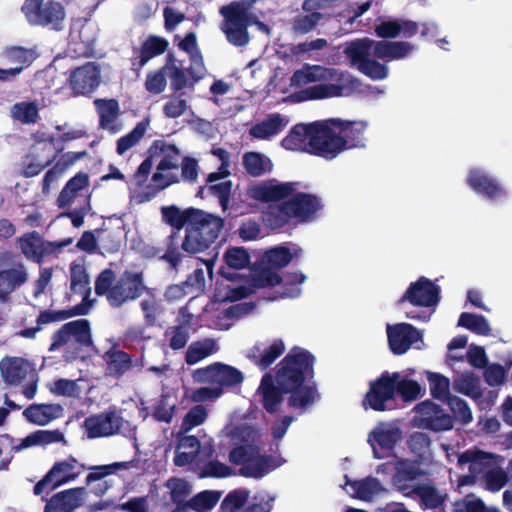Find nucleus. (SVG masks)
<instances>
[{
	"label": "nucleus",
	"mask_w": 512,
	"mask_h": 512,
	"mask_svg": "<svg viewBox=\"0 0 512 512\" xmlns=\"http://www.w3.org/2000/svg\"><path fill=\"white\" fill-rule=\"evenodd\" d=\"M2 56L7 63L15 65L11 67L12 69H20V73L28 68L37 57L33 49L22 46L7 47Z\"/></svg>",
	"instance_id": "47"
},
{
	"label": "nucleus",
	"mask_w": 512,
	"mask_h": 512,
	"mask_svg": "<svg viewBox=\"0 0 512 512\" xmlns=\"http://www.w3.org/2000/svg\"><path fill=\"white\" fill-rule=\"evenodd\" d=\"M321 81H334L331 84H317L307 87L294 94L298 102L320 100L344 95L345 89H355L360 85L357 78L350 73L321 65L304 64L302 68L294 71L290 78V85L303 87L310 83Z\"/></svg>",
	"instance_id": "3"
},
{
	"label": "nucleus",
	"mask_w": 512,
	"mask_h": 512,
	"mask_svg": "<svg viewBox=\"0 0 512 512\" xmlns=\"http://www.w3.org/2000/svg\"><path fill=\"white\" fill-rule=\"evenodd\" d=\"M344 478L345 485L352 488L353 493L351 496L355 499L371 501L374 496L385 491L380 481L372 476H368L360 480H350L347 475H345Z\"/></svg>",
	"instance_id": "37"
},
{
	"label": "nucleus",
	"mask_w": 512,
	"mask_h": 512,
	"mask_svg": "<svg viewBox=\"0 0 512 512\" xmlns=\"http://www.w3.org/2000/svg\"><path fill=\"white\" fill-rule=\"evenodd\" d=\"M285 344L282 339H274L270 344L257 342L247 352L246 357L261 371L267 370L283 353Z\"/></svg>",
	"instance_id": "26"
},
{
	"label": "nucleus",
	"mask_w": 512,
	"mask_h": 512,
	"mask_svg": "<svg viewBox=\"0 0 512 512\" xmlns=\"http://www.w3.org/2000/svg\"><path fill=\"white\" fill-rule=\"evenodd\" d=\"M170 490L171 501L175 508L171 512H184L188 508L187 497L191 494V485L183 478L171 477L165 482Z\"/></svg>",
	"instance_id": "44"
},
{
	"label": "nucleus",
	"mask_w": 512,
	"mask_h": 512,
	"mask_svg": "<svg viewBox=\"0 0 512 512\" xmlns=\"http://www.w3.org/2000/svg\"><path fill=\"white\" fill-rule=\"evenodd\" d=\"M402 439V430L395 424L379 422L368 434L367 442L376 459L390 456Z\"/></svg>",
	"instance_id": "14"
},
{
	"label": "nucleus",
	"mask_w": 512,
	"mask_h": 512,
	"mask_svg": "<svg viewBox=\"0 0 512 512\" xmlns=\"http://www.w3.org/2000/svg\"><path fill=\"white\" fill-rule=\"evenodd\" d=\"M19 246L26 259L41 264L44 258L53 254L51 241L44 240L37 231L27 232L19 238Z\"/></svg>",
	"instance_id": "27"
},
{
	"label": "nucleus",
	"mask_w": 512,
	"mask_h": 512,
	"mask_svg": "<svg viewBox=\"0 0 512 512\" xmlns=\"http://www.w3.org/2000/svg\"><path fill=\"white\" fill-rule=\"evenodd\" d=\"M275 270L274 268H270V266L264 265V267L253 275L251 286L259 289L281 284L283 278Z\"/></svg>",
	"instance_id": "59"
},
{
	"label": "nucleus",
	"mask_w": 512,
	"mask_h": 512,
	"mask_svg": "<svg viewBox=\"0 0 512 512\" xmlns=\"http://www.w3.org/2000/svg\"><path fill=\"white\" fill-rule=\"evenodd\" d=\"M195 214L196 208L194 207L181 210L175 205H170L161 208L163 221L173 228L172 232H178L179 234L182 228H186L190 225L192 217Z\"/></svg>",
	"instance_id": "42"
},
{
	"label": "nucleus",
	"mask_w": 512,
	"mask_h": 512,
	"mask_svg": "<svg viewBox=\"0 0 512 512\" xmlns=\"http://www.w3.org/2000/svg\"><path fill=\"white\" fill-rule=\"evenodd\" d=\"M293 182L279 183L275 179L255 184L248 188L247 195L256 201L270 203L286 201L296 190Z\"/></svg>",
	"instance_id": "20"
},
{
	"label": "nucleus",
	"mask_w": 512,
	"mask_h": 512,
	"mask_svg": "<svg viewBox=\"0 0 512 512\" xmlns=\"http://www.w3.org/2000/svg\"><path fill=\"white\" fill-rule=\"evenodd\" d=\"M395 395L399 394L400 397L408 402L416 400L421 393L420 384L412 379L397 378L394 380Z\"/></svg>",
	"instance_id": "60"
},
{
	"label": "nucleus",
	"mask_w": 512,
	"mask_h": 512,
	"mask_svg": "<svg viewBox=\"0 0 512 512\" xmlns=\"http://www.w3.org/2000/svg\"><path fill=\"white\" fill-rule=\"evenodd\" d=\"M327 160L331 161L347 150L365 147L367 124L364 121L326 119Z\"/></svg>",
	"instance_id": "5"
},
{
	"label": "nucleus",
	"mask_w": 512,
	"mask_h": 512,
	"mask_svg": "<svg viewBox=\"0 0 512 512\" xmlns=\"http://www.w3.org/2000/svg\"><path fill=\"white\" fill-rule=\"evenodd\" d=\"M278 466L279 463L276 461L274 456L267 454L260 455L258 453L254 454L251 462L239 469V473L244 477L259 479L270 471L276 469Z\"/></svg>",
	"instance_id": "40"
},
{
	"label": "nucleus",
	"mask_w": 512,
	"mask_h": 512,
	"mask_svg": "<svg viewBox=\"0 0 512 512\" xmlns=\"http://www.w3.org/2000/svg\"><path fill=\"white\" fill-rule=\"evenodd\" d=\"M216 351L217 347L214 339L205 338L192 342L186 350L185 362L188 365H195Z\"/></svg>",
	"instance_id": "49"
},
{
	"label": "nucleus",
	"mask_w": 512,
	"mask_h": 512,
	"mask_svg": "<svg viewBox=\"0 0 512 512\" xmlns=\"http://www.w3.org/2000/svg\"><path fill=\"white\" fill-rule=\"evenodd\" d=\"M242 164L246 173L252 177H260L272 170L271 160L260 152H246L242 157Z\"/></svg>",
	"instance_id": "46"
},
{
	"label": "nucleus",
	"mask_w": 512,
	"mask_h": 512,
	"mask_svg": "<svg viewBox=\"0 0 512 512\" xmlns=\"http://www.w3.org/2000/svg\"><path fill=\"white\" fill-rule=\"evenodd\" d=\"M294 219L288 201L280 204H270L263 212V222L272 230H279L286 227Z\"/></svg>",
	"instance_id": "41"
},
{
	"label": "nucleus",
	"mask_w": 512,
	"mask_h": 512,
	"mask_svg": "<svg viewBox=\"0 0 512 512\" xmlns=\"http://www.w3.org/2000/svg\"><path fill=\"white\" fill-rule=\"evenodd\" d=\"M416 495L420 499V505L424 509H437L441 507L446 495H442L438 489L430 484H417L405 493L406 496Z\"/></svg>",
	"instance_id": "45"
},
{
	"label": "nucleus",
	"mask_w": 512,
	"mask_h": 512,
	"mask_svg": "<svg viewBox=\"0 0 512 512\" xmlns=\"http://www.w3.org/2000/svg\"><path fill=\"white\" fill-rule=\"evenodd\" d=\"M468 185L477 193L483 194L489 199L497 197L502 189L499 184L479 170H471L468 178Z\"/></svg>",
	"instance_id": "43"
},
{
	"label": "nucleus",
	"mask_w": 512,
	"mask_h": 512,
	"mask_svg": "<svg viewBox=\"0 0 512 512\" xmlns=\"http://www.w3.org/2000/svg\"><path fill=\"white\" fill-rule=\"evenodd\" d=\"M400 378L399 372L390 373L383 371L380 376L370 381L369 389L366 392L363 405L374 411H386L390 402L395 400L394 380Z\"/></svg>",
	"instance_id": "10"
},
{
	"label": "nucleus",
	"mask_w": 512,
	"mask_h": 512,
	"mask_svg": "<svg viewBox=\"0 0 512 512\" xmlns=\"http://www.w3.org/2000/svg\"><path fill=\"white\" fill-rule=\"evenodd\" d=\"M123 425L121 414L115 409L91 415L84 420V428L90 439L117 434Z\"/></svg>",
	"instance_id": "19"
},
{
	"label": "nucleus",
	"mask_w": 512,
	"mask_h": 512,
	"mask_svg": "<svg viewBox=\"0 0 512 512\" xmlns=\"http://www.w3.org/2000/svg\"><path fill=\"white\" fill-rule=\"evenodd\" d=\"M458 326L482 336H488L491 334V328L488 320L480 314H473L469 312L461 313L458 319Z\"/></svg>",
	"instance_id": "51"
},
{
	"label": "nucleus",
	"mask_w": 512,
	"mask_h": 512,
	"mask_svg": "<svg viewBox=\"0 0 512 512\" xmlns=\"http://www.w3.org/2000/svg\"><path fill=\"white\" fill-rule=\"evenodd\" d=\"M223 259L227 267H221L219 274L229 281L239 278L236 272L228 271V269L241 270L250 265L251 257L247 249L244 247H229L223 255Z\"/></svg>",
	"instance_id": "33"
},
{
	"label": "nucleus",
	"mask_w": 512,
	"mask_h": 512,
	"mask_svg": "<svg viewBox=\"0 0 512 512\" xmlns=\"http://www.w3.org/2000/svg\"><path fill=\"white\" fill-rule=\"evenodd\" d=\"M167 72L159 68L149 71L145 79V89L152 95H159L165 91L167 87Z\"/></svg>",
	"instance_id": "61"
},
{
	"label": "nucleus",
	"mask_w": 512,
	"mask_h": 512,
	"mask_svg": "<svg viewBox=\"0 0 512 512\" xmlns=\"http://www.w3.org/2000/svg\"><path fill=\"white\" fill-rule=\"evenodd\" d=\"M415 422L418 427L434 432L446 431L453 428V416L447 414L439 405L430 400L416 406Z\"/></svg>",
	"instance_id": "15"
},
{
	"label": "nucleus",
	"mask_w": 512,
	"mask_h": 512,
	"mask_svg": "<svg viewBox=\"0 0 512 512\" xmlns=\"http://www.w3.org/2000/svg\"><path fill=\"white\" fill-rule=\"evenodd\" d=\"M169 47L166 38L149 35L139 47H134L130 58L131 69L138 73L150 60L162 55Z\"/></svg>",
	"instance_id": "22"
},
{
	"label": "nucleus",
	"mask_w": 512,
	"mask_h": 512,
	"mask_svg": "<svg viewBox=\"0 0 512 512\" xmlns=\"http://www.w3.org/2000/svg\"><path fill=\"white\" fill-rule=\"evenodd\" d=\"M71 0H25L21 11L31 26L61 31L66 20L65 5Z\"/></svg>",
	"instance_id": "8"
},
{
	"label": "nucleus",
	"mask_w": 512,
	"mask_h": 512,
	"mask_svg": "<svg viewBox=\"0 0 512 512\" xmlns=\"http://www.w3.org/2000/svg\"><path fill=\"white\" fill-rule=\"evenodd\" d=\"M324 15L320 12L300 14L292 21V31L295 34L305 35L313 31Z\"/></svg>",
	"instance_id": "58"
},
{
	"label": "nucleus",
	"mask_w": 512,
	"mask_h": 512,
	"mask_svg": "<svg viewBox=\"0 0 512 512\" xmlns=\"http://www.w3.org/2000/svg\"><path fill=\"white\" fill-rule=\"evenodd\" d=\"M99 115V126L115 134L121 130V124L117 121L120 115L119 102L116 99H96L94 101Z\"/></svg>",
	"instance_id": "34"
},
{
	"label": "nucleus",
	"mask_w": 512,
	"mask_h": 512,
	"mask_svg": "<svg viewBox=\"0 0 512 512\" xmlns=\"http://www.w3.org/2000/svg\"><path fill=\"white\" fill-rule=\"evenodd\" d=\"M149 152L151 156H163L157 165L158 171H167L178 168L180 150L176 145L168 144L164 140H155L151 144Z\"/></svg>",
	"instance_id": "38"
},
{
	"label": "nucleus",
	"mask_w": 512,
	"mask_h": 512,
	"mask_svg": "<svg viewBox=\"0 0 512 512\" xmlns=\"http://www.w3.org/2000/svg\"><path fill=\"white\" fill-rule=\"evenodd\" d=\"M369 45L370 42L349 43L344 54L360 73L374 81L383 80L388 76V67L370 58Z\"/></svg>",
	"instance_id": "12"
},
{
	"label": "nucleus",
	"mask_w": 512,
	"mask_h": 512,
	"mask_svg": "<svg viewBox=\"0 0 512 512\" xmlns=\"http://www.w3.org/2000/svg\"><path fill=\"white\" fill-rule=\"evenodd\" d=\"M55 139L49 136L47 139L36 141L31 147V153L27 155L23 163L21 175L31 178L40 174L46 167L50 166L62 152L63 147H55Z\"/></svg>",
	"instance_id": "11"
},
{
	"label": "nucleus",
	"mask_w": 512,
	"mask_h": 512,
	"mask_svg": "<svg viewBox=\"0 0 512 512\" xmlns=\"http://www.w3.org/2000/svg\"><path fill=\"white\" fill-rule=\"evenodd\" d=\"M440 301V287L430 279L421 276L417 281L410 283L405 293L398 300V304L410 303L416 307H432Z\"/></svg>",
	"instance_id": "16"
},
{
	"label": "nucleus",
	"mask_w": 512,
	"mask_h": 512,
	"mask_svg": "<svg viewBox=\"0 0 512 512\" xmlns=\"http://www.w3.org/2000/svg\"><path fill=\"white\" fill-rule=\"evenodd\" d=\"M387 336L389 348L395 355L406 353L414 343L422 339L420 331L408 323L388 326Z\"/></svg>",
	"instance_id": "25"
},
{
	"label": "nucleus",
	"mask_w": 512,
	"mask_h": 512,
	"mask_svg": "<svg viewBox=\"0 0 512 512\" xmlns=\"http://www.w3.org/2000/svg\"><path fill=\"white\" fill-rule=\"evenodd\" d=\"M29 274L23 262H13L9 268L0 270V303L11 301V294L27 283Z\"/></svg>",
	"instance_id": "24"
},
{
	"label": "nucleus",
	"mask_w": 512,
	"mask_h": 512,
	"mask_svg": "<svg viewBox=\"0 0 512 512\" xmlns=\"http://www.w3.org/2000/svg\"><path fill=\"white\" fill-rule=\"evenodd\" d=\"M257 395L261 397L260 402L263 409L268 414L275 415L280 411L284 395L290 396V391L276 383L274 376L266 372L257 388Z\"/></svg>",
	"instance_id": "21"
},
{
	"label": "nucleus",
	"mask_w": 512,
	"mask_h": 512,
	"mask_svg": "<svg viewBox=\"0 0 512 512\" xmlns=\"http://www.w3.org/2000/svg\"><path fill=\"white\" fill-rule=\"evenodd\" d=\"M89 312V306L85 303L75 305L70 309L63 310H41L36 318V325L20 330L17 334L26 339H34L38 332L42 331L44 326L51 323L61 322L74 316L86 315Z\"/></svg>",
	"instance_id": "18"
},
{
	"label": "nucleus",
	"mask_w": 512,
	"mask_h": 512,
	"mask_svg": "<svg viewBox=\"0 0 512 512\" xmlns=\"http://www.w3.org/2000/svg\"><path fill=\"white\" fill-rule=\"evenodd\" d=\"M208 417L207 409L203 405H196L188 410L185 414L182 424L181 432L187 433L194 427H197L205 422Z\"/></svg>",
	"instance_id": "62"
},
{
	"label": "nucleus",
	"mask_w": 512,
	"mask_h": 512,
	"mask_svg": "<svg viewBox=\"0 0 512 512\" xmlns=\"http://www.w3.org/2000/svg\"><path fill=\"white\" fill-rule=\"evenodd\" d=\"M288 201L291 213L298 223H308L317 217L318 212L323 208L321 199L310 193H293Z\"/></svg>",
	"instance_id": "23"
},
{
	"label": "nucleus",
	"mask_w": 512,
	"mask_h": 512,
	"mask_svg": "<svg viewBox=\"0 0 512 512\" xmlns=\"http://www.w3.org/2000/svg\"><path fill=\"white\" fill-rule=\"evenodd\" d=\"M90 280L83 264L73 263L70 266V289L74 294L88 295Z\"/></svg>",
	"instance_id": "53"
},
{
	"label": "nucleus",
	"mask_w": 512,
	"mask_h": 512,
	"mask_svg": "<svg viewBox=\"0 0 512 512\" xmlns=\"http://www.w3.org/2000/svg\"><path fill=\"white\" fill-rule=\"evenodd\" d=\"M224 227V219L196 208L184 238L171 232L165 239V252L161 260L177 270L185 254L194 255L207 250L218 238Z\"/></svg>",
	"instance_id": "2"
},
{
	"label": "nucleus",
	"mask_w": 512,
	"mask_h": 512,
	"mask_svg": "<svg viewBox=\"0 0 512 512\" xmlns=\"http://www.w3.org/2000/svg\"><path fill=\"white\" fill-rule=\"evenodd\" d=\"M87 468L79 463L76 458L69 456L67 459L54 463L52 468L39 480L33 488L36 496L43 493L49 494L58 487L75 480Z\"/></svg>",
	"instance_id": "9"
},
{
	"label": "nucleus",
	"mask_w": 512,
	"mask_h": 512,
	"mask_svg": "<svg viewBox=\"0 0 512 512\" xmlns=\"http://www.w3.org/2000/svg\"><path fill=\"white\" fill-rule=\"evenodd\" d=\"M107 374L115 379L122 378L133 368V358L128 352L121 350L114 344L103 355Z\"/></svg>",
	"instance_id": "31"
},
{
	"label": "nucleus",
	"mask_w": 512,
	"mask_h": 512,
	"mask_svg": "<svg viewBox=\"0 0 512 512\" xmlns=\"http://www.w3.org/2000/svg\"><path fill=\"white\" fill-rule=\"evenodd\" d=\"M24 418L35 425L44 426L59 418L63 414V407L60 404H31L23 411Z\"/></svg>",
	"instance_id": "35"
},
{
	"label": "nucleus",
	"mask_w": 512,
	"mask_h": 512,
	"mask_svg": "<svg viewBox=\"0 0 512 512\" xmlns=\"http://www.w3.org/2000/svg\"><path fill=\"white\" fill-rule=\"evenodd\" d=\"M258 1H232L220 8L219 13L223 17L221 30L230 44L236 47H243L248 44L250 40L248 28L255 19V15L251 13L250 9Z\"/></svg>",
	"instance_id": "7"
},
{
	"label": "nucleus",
	"mask_w": 512,
	"mask_h": 512,
	"mask_svg": "<svg viewBox=\"0 0 512 512\" xmlns=\"http://www.w3.org/2000/svg\"><path fill=\"white\" fill-rule=\"evenodd\" d=\"M288 124V120L281 114L274 113L269 115L266 119L256 123L250 128V135L256 139H270L278 135Z\"/></svg>",
	"instance_id": "39"
},
{
	"label": "nucleus",
	"mask_w": 512,
	"mask_h": 512,
	"mask_svg": "<svg viewBox=\"0 0 512 512\" xmlns=\"http://www.w3.org/2000/svg\"><path fill=\"white\" fill-rule=\"evenodd\" d=\"M248 497L249 494L247 491L233 490L229 492L221 502V510L223 512H236L245 505Z\"/></svg>",
	"instance_id": "64"
},
{
	"label": "nucleus",
	"mask_w": 512,
	"mask_h": 512,
	"mask_svg": "<svg viewBox=\"0 0 512 512\" xmlns=\"http://www.w3.org/2000/svg\"><path fill=\"white\" fill-rule=\"evenodd\" d=\"M315 362L311 352L294 346L275 367L276 383L290 391L287 406L298 414H303L319 397L313 381Z\"/></svg>",
	"instance_id": "1"
},
{
	"label": "nucleus",
	"mask_w": 512,
	"mask_h": 512,
	"mask_svg": "<svg viewBox=\"0 0 512 512\" xmlns=\"http://www.w3.org/2000/svg\"><path fill=\"white\" fill-rule=\"evenodd\" d=\"M63 348L62 357L66 362L86 360L97 349L92 340L91 326L87 319H77L63 324L51 335L49 352Z\"/></svg>",
	"instance_id": "4"
},
{
	"label": "nucleus",
	"mask_w": 512,
	"mask_h": 512,
	"mask_svg": "<svg viewBox=\"0 0 512 512\" xmlns=\"http://www.w3.org/2000/svg\"><path fill=\"white\" fill-rule=\"evenodd\" d=\"M301 254L302 249L296 245H293V249L286 245H279L264 252L262 263L277 270L286 267L293 258H298Z\"/></svg>",
	"instance_id": "36"
},
{
	"label": "nucleus",
	"mask_w": 512,
	"mask_h": 512,
	"mask_svg": "<svg viewBox=\"0 0 512 512\" xmlns=\"http://www.w3.org/2000/svg\"><path fill=\"white\" fill-rule=\"evenodd\" d=\"M146 290L143 272L124 271L114 284L109 304L113 308H119L124 303L139 298Z\"/></svg>",
	"instance_id": "13"
},
{
	"label": "nucleus",
	"mask_w": 512,
	"mask_h": 512,
	"mask_svg": "<svg viewBox=\"0 0 512 512\" xmlns=\"http://www.w3.org/2000/svg\"><path fill=\"white\" fill-rule=\"evenodd\" d=\"M84 495V487H75L60 491L46 500L44 512H73L82 506Z\"/></svg>",
	"instance_id": "28"
},
{
	"label": "nucleus",
	"mask_w": 512,
	"mask_h": 512,
	"mask_svg": "<svg viewBox=\"0 0 512 512\" xmlns=\"http://www.w3.org/2000/svg\"><path fill=\"white\" fill-rule=\"evenodd\" d=\"M64 440V435L59 430H37L24 439L15 447L17 451L38 445H48L58 443Z\"/></svg>",
	"instance_id": "48"
},
{
	"label": "nucleus",
	"mask_w": 512,
	"mask_h": 512,
	"mask_svg": "<svg viewBox=\"0 0 512 512\" xmlns=\"http://www.w3.org/2000/svg\"><path fill=\"white\" fill-rule=\"evenodd\" d=\"M483 479L488 490L493 492L501 490L507 483H511L510 463L508 464L507 471L498 467L495 463L487 471Z\"/></svg>",
	"instance_id": "54"
},
{
	"label": "nucleus",
	"mask_w": 512,
	"mask_h": 512,
	"mask_svg": "<svg viewBox=\"0 0 512 512\" xmlns=\"http://www.w3.org/2000/svg\"><path fill=\"white\" fill-rule=\"evenodd\" d=\"M220 492L205 490L194 495L188 500V508L196 512H205L211 510L219 501Z\"/></svg>",
	"instance_id": "55"
},
{
	"label": "nucleus",
	"mask_w": 512,
	"mask_h": 512,
	"mask_svg": "<svg viewBox=\"0 0 512 512\" xmlns=\"http://www.w3.org/2000/svg\"><path fill=\"white\" fill-rule=\"evenodd\" d=\"M0 372L9 385L20 384L29 374L36 376L32 363L21 357H4L0 361Z\"/></svg>",
	"instance_id": "30"
},
{
	"label": "nucleus",
	"mask_w": 512,
	"mask_h": 512,
	"mask_svg": "<svg viewBox=\"0 0 512 512\" xmlns=\"http://www.w3.org/2000/svg\"><path fill=\"white\" fill-rule=\"evenodd\" d=\"M420 476L419 468L414 465L405 464L399 468L394 475V482L398 486L399 490L404 494L411 490L407 484L409 481H414Z\"/></svg>",
	"instance_id": "63"
},
{
	"label": "nucleus",
	"mask_w": 512,
	"mask_h": 512,
	"mask_svg": "<svg viewBox=\"0 0 512 512\" xmlns=\"http://www.w3.org/2000/svg\"><path fill=\"white\" fill-rule=\"evenodd\" d=\"M281 145L286 150L303 151L327 160L326 119L294 125Z\"/></svg>",
	"instance_id": "6"
},
{
	"label": "nucleus",
	"mask_w": 512,
	"mask_h": 512,
	"mask_svg": "<svg viewBox=\"0 0 512 512\" xmlns=\"http://www.w3.org/2000/svg\"><path fill=\"white\" fill-rule=\"evenodd\" d=\"M453 387L457 392L473 399H479L482 396L480 379L473 373H464L457 377Z\"/></svg>",
	"instance_id": "50"
},
{
	"label": "nucleus",
	"mask_w": 512,
	"mask_h": 512,
	"mask_svg": "<svg viewBox=\"0 0 512 512\" xmlns=\"http://www.w3.org/2000/svg\"><path fill=\"white\" fill-rule=\"evenodd\" d=\"M12 116L23 124H35L39 119V109L35 102H18L12 107Z\"/></svg>",
	"instance_id": "57"
},
{
	"label": "nucleus",
	"mask_w": 512,
	"mask_h": 512,
	"mask_svg": "<svg viewBox=\"0 0 512 512\" xmlns=\"http://www.w3.org/2000/svg\"><path fill=\"white\" fill-rule=\"evenodd\" d=\"M193 376L199 382L216 383L222 387L237 386L244 381V375L240 370L221 362L199 368Z\"/></svg>",
	"instance_id": "17"
},
{
	"label": "nucleus",
	"mask_w": 512,
	"mask_h": 512,
	"mask_svg": "<svg viewBox=\"0 0 512 512\" xmlns=\"http://www.w3.org/2000/svg\"><path fill=\"white\" fill-rule=\"evenodd\" d=\"M495 462L493 454L481 450H466L458 455V464H468L469 472L475 474L477 478H483Z\"/></svg>",
	"instance_id": "32"
},
{
	"label": "nucleus",
	"mask_w": 512,
	"mask_h": 512,
	"mask_svg": "<svg viewBox=\"0 0 512 512\" xmlns=\"http://www.w3.org/2000/svg\"><path fill=\"white\" fill-rule=\"evenodd\" d=\"M147 126L148 124L144 121L138 122L128 134L117 140L116 152L123 155L135 146L144 137Z\"/></svg>",
	"instance_id": "56"
},
{
	"label": "nucleus",
	"mask_w": 512,
	"mask_h": 512,
	"mask_svg": "<svg viewBox=\"0 0 512 512\" xmlns=\"http://www.w3.org/2000/svg\"><path fill=\"white\" fill-rule=\"evenodd\" d=\"M426 375L431 396L434 399L446 402L452 396L449 378L437 372H427Z\"/></svg>",
	"instance_id": "52"
},
{
	"label": "nucleus",
	"mask_w": 512,
	"mask_h": 512,
	"mask_svg": "<svg viewBox=\"0 0 512 512\" xmlns=\"http://www.w3.org/2000/svg\"><path fill=\"white\" fill-rule=\"evenodd\" d=\"M69 82L75 94H89L99 86L100 70L94 63H87L71 73Z\"/></svg>",
	"instance_id": "29"
}]
</instances>
